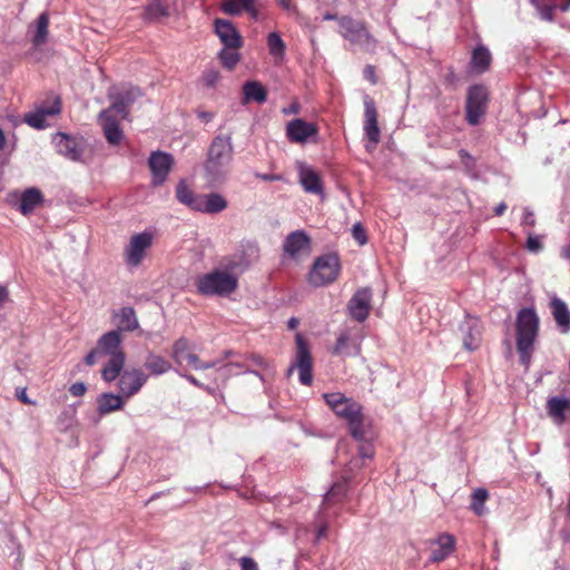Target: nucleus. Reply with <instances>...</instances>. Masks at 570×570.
I'll list each match as a JSON object with an SVG mask.
<instances>
[{
    "mask_svg": "<svg viewBox=\"0 0 570 570\" xmlns=\"http://www.w3.org/2000/svg\"><path fill=\"white\" fill-rule=\"evenodd\" d=\"M298 178L299 184L306 193L315 195L324 194L322 177L312 167L301 164L298 167Z\"/></svg>",
    "mask_w": 570,
    "mask_h": 570,
    "instance_id": "nucleus-22",
    "label": "nucleus"
},
{
    "mask_svg": "<svg viewBox=\"0 0 570 570\" xmlns=\"http://www.w3.org/2000/svg\"><path fill=\"white\" fill-rule=\"evenodd\" d=\"M340 33L352 45L365 51H373L376 46L375 39L366 30L365 26L350 17L340 19Z\"/></svg>",
    "mask_w": 570,
    "mask_h": 570,
    "instance_id": "nucleus-7",
    "label": "nucleus"
},
{
    "mask_svg": "<svg viewBox=\"0 0 570 570\" xmlns=\"http://www.w3.org/2000/svg\"><path fill=\"white\" fill-rule=\"evenodd\" d=\"M145 368L151 375L158 376L167 373L171 368V364L163 356L149 353L145 361Z\"/></svg>",
    "mask_w": 570,
    "mask_h": 570,
    "instance_id": "nucleus-35",
    "label": "nucleus"
},
{
    "mask_svg": "<svg viewBox=\"0 0 570 570\" xmlns=\"http://www.w3.org/2000/svg\"><path fill=\"white\" fill-rule=\"evenodd\" d=\"M16 396L23 404H35V402L28 397L26 387H18L16 390Z\"/></svg>",
    "mask_w": 570,
    "mask_h": 570,
    "instance_id": "nucleus-53",
    "label": "nucleus"
},
{
    "mask_svg": "<svg viewBox=\"0 0 570 570\" xmlns=\"http://www.w3.org/2000/svg\"><path fill=\"white\" fill-rule=\"evenodd\" d=\"M463 346L466 351H475L481 344V327L476 317L466 315L459 325Z\"/></svg>",
    "mask_w": 570,
    "mask_h": 570,
    "instance_id": "nucleus-17",
    "label": "nucleus"
},
{
    "mask_svg": "<svg viewBox=\"0 0 570 570\" xmlns=\"http://www.w3.org/2000/svg\"><path fill=\"white\" fill-rule=\"evenodd\" d=\"M175 195L177 200L190 208L191 210H197L198 202L200 199L202 194L194 193L185 180H180L176 186Z\"/></svg>",
    "mask_w": 570,
    "mask_h": 570,
    "instance_id": "nucleus-32",
    "label": "nucleus"
},
{
    "mask_svg": "<svg viewBox=\"0 0 570 570\" xmlns=\"http://www.w3.org/2000/svg\"><path fill=\"white\" fill-rule=\"evenodd\" d=\"M243 248V253L246 255V258L243 259V264L245 266H249L252 263L258 259L259 248L256 244L248 243L244 245Z\"/></svg>",
    "mask_w": 570,
    "mask_h": 570,
    "instance_id": "nucleus-44",
    "label": "nucleus"
},
{
    "mask_svg": "<svg viewBox=\"0 0 570 570\" xmlns=\"http://www.w3.org/2000/svg\"><path fill=\"white\" fill-rule=\"evenodd\" d=\"M234 153L232 134H219L213 138L204 163V175L209 185L218 186L226 181Z\"/></svg>",
    "mask_w": 570,
    "mask_h": 570,
    "instance_id": "nucleus-1",
    "label": "nucleus"
},
{
    "mask_svg": "<svg viewBox=\"0 0 570 570\" xmlns=\"http://www.w3.org/2000/svg\"><path fill=\"white\" fill-rule=\"evenodd\" d=\"M488 106V90L482 85H473L468 89L465 118L469 125L476 126L484 116Z\"/></svg>",
    "mask_w": 570,
    "mask_h": 570,
    "instance_id": "nucleus-11",
    "label": "nucleus"
},
{
    "mask_svg": "<svg viewBox=\"0 0 570 570\" xmlns=\"http://www.w3.org/2000/svg\"><path fill=\"white\" fill-rule=\"evenodd\" d=\"M148 165L153 174L151 184L154 186H160L168 177L174 165V158L168 153L153 151L149 156Z\"/></svg>",
    "mask_w": 570,
    "mask_h": 570,
    "instance_id": "nucleus-16",
    "label": "nucleus"
},
{
    "mask_svg": "<svg viewBox=\"0 0 570 570\" xmlns=\"http://www.w3.org/2000/svg\"><path fill=\"white\" fill-rule=\"evenodd\" d=\"M237 286L238 279L235 275L219 269L204 274L196 281L198 293L205 296H228Z\"/></svg>",
    "mask_w": 570,
    "mask_h": 570,
    "instance_id": "nucleus-5",
    "label": "nucleus"
},
{
    "mask_svg": "<svg viewBox=\"0 0 570 570\" xmlns=\"http://www.w3.org/2000/svg\"><path fill=\"white\" fill-rule=\"evenodd\" d=\"M122 336L119 331L105 333L97 343L102 355H108L109 362L101 370V376L106 382L115 381L125 365V353L121 350Z\"/></svg>",
    "mask_w": 570,
    "mask_h": 570,
    "instance_id": "nucleus-4",
    "label": "nucleus"
},
{
    "mask_svg": "<svg viewBox=\"0 0 570 570\" xmlns=\"http://www.w3.org/2000/svg\"><path fill=\"white\" fill-rule=\"evenodd\" d=\"M535 7L541 19L551 21L553 19V10L556 9L554 0H530ZM570 8V0L560 6L561 11H567Z\"/></svg>",
    "mask_w": 570,
    "mask_h": 570,
    "instance_id": "nucleus-36",
    "label": "nucleus"
},
{
    "mask_svg": "<svg viewBox=\"0 0 570 570\" xmlns=\"http://www.w3.org/2000/svg\"><path fill=\"white\" fill-rule=\"evenodd\" d=\"M372 309V292L368 287L357 289L346 305L347 314L358 323H363Z\"/></svg>",
    "mask_w": 570,
    "mask_h": 570,
    "instance_id": "nucleus-14",
    "label": "nucleus"
},
{
    "mask_svg": "<svg viewBox=\"0 0 570 570\" xmlns=\"http://www.w3.org/2000/svg\"><path fill=\"white\" fill-rule=\"evenodd\" d=\"M515 327L517 350L520 354V361L528 366L539 331V317L535 311L531 307L521 308L517 314Z\"/></svg>",
    "mask_w": 570,
    "mask_h": 570,
    "instance_id": "nucleus-3",
    "label": "nucleus"
},
{
    "mask_svg": "<svg viewBox=\"0 0 570 570\" xmlns=\"http://www.w3.org/2000/svg\"><path fill=\"white\" fill-rule=\"evenodd\" d=\"M570 410V400L566 397L553 396L547 402V412L557 423L564 421L566 412Z\"/></svg>",
    "mask_w": 570,
    "mask_h": 570,
    "instance_id": "nucleus-29",
    "label": "nucleus"
},
{
    "mask_svg": "<svg viewBox=\"0 0 570 570\" xmlns=\"http://www.w3.org/2000/svg\"><path fill=\"white\" fill-rule=\"evenodd\" d=\"M550 306L556 323L563 333H567L570 330V311L567 304L554 296L551 299Z\"/></svg>",
    "mask_w": 570,
    "mask_h": 570,
    "instance_id": "nucleus-28",
    "label": "nucleus"
},
{
    "mask_svg": "<svg viewBox=\"0 0 570 570\" xmlns=\"http://www.w3.org/2000/svg\"><path fill=\"white\" fill-rule=\"evenodd\" d=\"M141 96L142 91L136 86L124 85L120 88L112 87L108 91V98L111 100L108 109H111V112L118 114L122 119H127L129 108Z\"/></svg>",
    "mask_w": 570,
    "mask_h": 570,
    "instance_id": "nucleus-8",
    "label": "nucleus"
},
{
    "mask_svg": "<svg viewBox=\"0 0 570 570\" xmlns=\"http://www.w3.org/2000/svg\"><path fill=\"white\" fill-rule=\"evenodd\" d=\"M242 570H258L257 563L249 557L240 558Z\"/></svg>",
    "mask_w": 570,
    "mask_h": 570,
    "instance_id": "nucleus-52",
    "label": "nucleus"
},
{
    "mask_svg": "<svg viewBox=\"0 0 570 570\" xmlns=\"http://www.w3.org/2000/svg\"><path fill=\"white\" fill-rule=\"evenodd\" d=\"M243 91L245 101L263 104L267 99L265 88L257 81H247L243 87Z\"/></svg>",
    "mask_w": 570,
    "mask_h": 570,
    "instance_id": "nucleus-37",
    "label": "nucleus"
},
{
    "mask_svg": "<svg viewBox=\"0 0 570 570\" xmlns=\"http://www.w3.org/2000/svg\"><path fill=\"white\" fill-rule=\"evenodd\" d=\"M250 2L253 0H225L222 3V10L226 14L238 16L249 8Z\"/></svg>",
    "mask_w": 570,
    "mask_h": 570,
    "instance_id": "nucleus-40",
    "label": "nucleus"
},
{
    "mask_svg": "<svg viewBox=\"0 0 570 570\" xmlns=\"http://www.w3.org/2000/svg\"><path fill=\"white\" fill-rule=\"evenodd\" d=\"M267 47L269 55L275 59V61L284 59L286 45L278 32L274 31L267 36Z\"/></svg>",
    "mask_w": 570,
    "mask_h": 570,
    "instance_id": "nucleus-38",
    "label": "nucleus"
},
{
    "mask_svg": "<svg viewBox=\"0 0 570 570\" xmlns=\"http://www.w3.org/2000/svg\"><path fill=\"white\" fill-rule=\"evenodd\" d=\"M112 321L117 325L115 331L132 332L139 327V322L135 309L131 306H125L112 313Z\"/></svg>",
    "mask_w": 570,
    "mask_h": 570,
    "instance_id": "nucleus-24",
    "label": "nucleus"
},
{
    "mask_svg": "<svg viewBox=\"0 0 570 570\" xmlns=\"http://www.w3.org/2000/svg\"><path fill=\"white\" fill-rule=\"evenodd\" d=\"M48 27H49V17L46 12H42L36 21V31L32 37V43L36 47H39L46 43L48 39Z\"/></svg>",
    "mask_w": 570,
    "mask_h": 570,
    "instance_id": "nucleus-39",
    "label": "nucleus"
},
{
    "mask_svg": "<svg viewBox=\"0 0 570 570\" xmlns=\"http://www.w3.org/2000/svg\"><path fill=\"white\" fill-rule=\"evenodd\" d=\"M323 397L334 413L347 422L351 435L356 441H363L365 438V428L363 423L362 405L340 392L326 393Z\"/></svg>",
    "mask_w": 570,
    "mask_h": 570,
    "instance_id": "nucleus-2",
    "label": "nucleus"
},
{
    "mask_svg": "<svg viewBox=\"0 0 570 570\" xmlns=\"http://www.w3.org/2000/svg\"><path fill=\"white\" fill-rule=\"evenodd\" d=\"M358 453L363 459H371L374 454L371 443L364 442L360 445Z\"/></svg>",
    "mask_w": 570,
    "mask_h": 570,
    "instance_id": "nucleus-50",
    "label": "nucleus"
},
{
    "mask_svg": "<svg viewBox=\"0 0 570 570\" xmlns=\"http://www.w3.org/2000/svg\"><path fill=\"white\" fill-rule=\"evenodd\" d=\"M99 121L104 129L105 137L110 145L120 144L124 135L118 121L112 116L111 109H104L99 114Z\"/></svg>",
    "mask_w": 570,
    "mask_h": 570,
    "instance_id": "nucleus-23",
    "label": "nucleus"
},
{
    "mask_svg": "<svg viewBox=\"0 0 570 570\" xmlns=\"http://www.w3.org/2000/svg\"><path fill=\"white\" fill-rule=\"evenodd\" d=\"M197 117L203 122L208 124L215 118V114L213 111L198 110Z\"/></svg>",
    "mask_w": 570,
    "mask_h": 570,
    "instance_id": "nucleus-57",
    "label": "nucleus"
},
{
    "mask_svg": "<svg viewBox=\"0 0 570 570\" xmlns=\"http://www.w3.org/2000/svg\"><path fill=\"white\" fill-rule=\"evenodd\" d=\"M346 492V483H335L325 494L324 501L340 500Z\"/></svg>",
    "mask_w": 570,
    "mask_h": 570,
    "instance_id": "nucleus-45",
    "label": "nucleus"
},
{
    "mask_svg": "<svg viewBox=\"0 0 570 570\" xmlns=\"http://www.w3.org/2000/svg\"><path fill=\"white\" fill-rule=\"evenodd\" d=\"M245 11L248 12L253 19H257L258 18V11H257V9L254 6V1L250 2L249 8L245 9Z\"/></svg>",
    "mask_w": 570,
    "mask_h": 570,
    "instance_id": "nucleus-63",
    "label": "nucleus"
},
{
    "mask_svg": "<svg viewBox=\"0 0 570 570\" xmlns=\"http://www.w3.org/2000/svg\"><path fill=\"white\" fill-rule=\"evenodd\" d=\"M60 111L61 99L58 96H53L50 109H45L43 106H39L35 111L29 112L24 116V121L32 128L43 129L47 127V117L56 116L60 114Z\"/></svg>",
    "mask_w": 570,
    "mask_h": 570,
    "instance_id": "nucleus-20",
    "label": "nucleus"
},
{
    "mask_svg": "<svg viewBox=\"0 0 570 570\" xmlns=\"http://www.w3.org/2000/svg\"><path fill=\"white\" fill-rule=\"evenodd\" d=\"M311 239L303 230L292 232L284 240L283 249L289 256L295 257L297 254L308 249Z\"/></svg>",
    "mask_w": 570,
    "mask_h": 570,
    "instance_id": "nucleus-27",
    "label": "nucleus"
},
{
    "mask_svg": "<svg viewBox=\"0 0 570 570\" xmlns=\"http://www.w3.org/2000/svg\"><path fill=\"white\" fill-rule=\"evenodd\" d=\"M247 360L257 367H266L267 362L258 354H250Z\"/></svg>",
    "mask_w": 570,
    "mask_h": 570,
    "instance_id": "nucleus-54",
    "label": "nucleus"
},
{
    "mask_svg": "<svg viewBox=\"0 0 570 570\" xmlns=\"http://www.w3.org/2000/svg\"><path fill=\"white\" fill-rule=\"evenodd\" d=\"M124 399L121 394L102 393L97 399L99 414L106 415L110 412L121 410L124 407Z\"/></svg>",
    "mask_w": 570,
    "mask_h": 570,
    "instance_id": "nucleus-31",
    "label": "nucleus"
},
{
    "mask_svg": "<svg viewBox=\"0 0 570 570\" xmlns=\"http://www.w3.org/2000/svg\"><path fill=\"white\" fill-rule=\"evenodd\" d=\"M522 225H528V226H534L535 225L534 214L529 208L524 209L523 218H522Z\"/></svg>",
    "mask_w": 570,
    "mask_h": 570,
    "instance_id": "nucleus-55",
    "label": "nucleus"
},
{
    "mask_svg": "<svg viewBox=\"0 0 570 570\" xmlns=\"http://www.w3.org/2000/svg\"><path fill=\"white\" fill-rule=\"evenodd\" d=\"M239 48H227L224 47L219 53L218 57L223 63L224 67L227 69H233L239 61L240 55L238 53Z\"/></svg>",
    "mask_w": 570,
    "mask_h": 570,
    "instance_id": "nucleus-41",
    "label": "nucleus"
},
{
    "mask_svg": "<svg viewBox=\"0 0 570 570\" xmlns=\"http://www.w3.org/2000/svg\"><path fill=\"white\" fill-rule=\"evenodd\" d=\"M505 209H507V205H505V203H503V202H502V203L498 204V205L494 207L493 212H494V215H495V216H501V215H503V213L505 212Z\"/></svg>",
    "mask_w": 570,
    "mask_h": 570,
    "instance_id": "nucleus-62",
    "label": "nucleus"
},
{
    "mask_svg": "<svg viewBox=\"0 0 570 570\" xmlns=\"http://www.w3.org/2000/svg\"><path fill=\"white\" fill-rule=\"evenodd\" d=\"M364 117L365 135L370 139V141H372L373 144H377L381 138V131L377 126V111L373 99H371L368 96L364 98Z\"/></svg>",
    "mask_w": 570,
    "mask_h": 570,
    "instance_id": "nucleus-21",
    "label": "nucleus"
},
{
    "mask_svg": "<svg viewBox=\"0 0 570 570\" xmlns=\"http://www.w3.org/2000/svg\"><path fill=\"white\" fill-rule=\"evenodd\" d=\"M52 142L59 155L71 161H80L86 149V141L82 137L57 132Z\"/></svg>",
    "mask_w": 570,
    "mask_h": 570,
    "instance_id": "nucleus-12",
    "label": "nucleus"
},
{
    "mask_svg": "<svg viewBox=\"0 0 570 570\" xmlns=\"http://www.w3.org/2000/svg\"><path fill=\"white\" fill-rule=\"evenodd\" d=\"M312 355L308 345L301 335L296 336V354L294 361L287 368L286 375L289 377L294 370L298 371V379L303 385L309 386L313 382Z\"/></svg>",
    "mask_w": 570,
    "mask_h": 570,
    "instance_id": "nucleus-9",
    "label": "nucleus"
},
{
    "mask_svg": "<svg viewBox=\"0 0 570 570\" xmlns=\"http://www.w3.org/2000/svg\"><path fill=\"white\" fill-rule=\"evenodd\" d=\"M69 391L73 396L78 397L82 396L86 393L87 386L82 382H76L70 386Z\"/></svg>",
    "mask_w": 570,
    "mask_h": 570,
    "instance_id": "nucleus-51",
    "label": "nucleus"
},
{
    "mask_svg": "<svg viewBox=\"0 0 570 570\" xmlns=\"http://www.w3.org/2000/svg\"><path fill=\"white\" fill-rule=\"evenodd\" d=\"M317 135V126L301 118L291 120L286 126V136L292 142L303 144Z\"/></svg>",
    "mask_w": 570,
    "mask_h": 570,
    "instance_id": "nucleus-19",
    "label": "nucleus"
},
{
    "mask_svg": "<svg viewBox=\"0 0 570 570\" xmlns=\"http://www.w3.org/2000/svg\"><path fill=\"white\" fill-rule=\"evenodd\" d=\"M119 381H118V389L119 393L125 399H130L135 394H137L140 389L145 385L147 382V374H145L139 368H132V370H126L124 372L120 371Z\"/></svg>",
    "mask_w": 570,
    "mask_h": 570,
    "instance_id": "nucleus-15",
    "label": "nucleus"
},
{
    "mask_svg": "<svg viewBox=\"0 0 570 570\" xmlns=\"http://www.w3.org/2000/svg\"><path fill=\"white\" fill-rule=\"evenodd\" d=\"M75 420V411H63L58 419V423L61 430H68Z\"/></svg>",
    "mask_w": 570,
    "mask_h": 570,
    "instance_id": "nucleus-49",
    "label": "nucleus"
},
{
    "mask_svg": "<svg viewBox=\"0 0 570 570\" xmlns=\"http://www.w3.org/2000/svg\"><path fill=\"white\" fill-rule=\"evenodd\" d=\"M219 78H220L219 72L215 69L205 70L202 76V80H203L204 85L209 88L215 87L216 83L218 82Z\"/></svg>",
    "mask_w": 570,
    "mask_h": 570,
    "instance_id": "nucleus-46",
    "label": "nucleus"
},
{
    "mask_svg": "<svg viewBox=\"0 0 570 570\" xmlns=\"http://www.w3.org/2000/svg\"><path fill=\"white\" fill-rule=\"evenodd\" d=\"M153 239L154 234L148 230L132 235L124 252L126 264L134 267L140 265Z\"/></svg>",
    "mask_w": 570,
    "mask_h": 570,
    "instance_id": "nucleus-13",
    "label": "nucleus"
},
{
    "mask_svg": "<svg viewBox=\"0 0 570 570\" xmlns=\"http://www.w3.org/2000/svg\"><path fill=\"white\" fill-rule=\"evenodd\" d=\"M352 236L360 245H364L367 242L366 232L361 223H356L353 225Z\"/></svg>",
    "mask_w": 570,
    "mask_h": 570,
    "instance_id": "nucleus-48",
    "label": "nucleus"
},
{
    "mask_svg": "<svg viewBox=\"0 0 570 570\" xmlns=\"http://www.w3.org/2000/svg\"><path fill=\"white\" fill-rule=\"evenodd\" d=\"M98 355H102L98 347L91 350L85 357V363L89 366H92L96 363V357Z\"/></svg>",
    "mask_w": 570,
    "mask_h": 570,
    "instance_id": "nucleus-56",
    "label": "nucleus"
},
{
    "mask_svg": "<svg viewBox=\"0 0 570 570\" xmlns=\"http://www.w3.org/2000/svg\"><path fill=\"white\" fill-rule=\"evenodd\" d=\"M9 299V291L7 286L0 285V304Z\"/></svg>",
    "mask_w": 570,
    "mask_h": 570,
    "instance_id": "nucleus-60",
    "label": "nucleus"
},
{
    "mask_svg": "<svg viewBox=\"0 0 570 570\" xmlns=\"http://www.w3.org/2000/svg\"><path fill=\"white\" fill-rule=\"evenodd\" d=\"M341 269L340 258L336 254L323 255L313 264L309 272V283L313 286H324L333 283Z\"/></svg>",
    "mask_w": 570,
    "mask_h": 570,
    "instance_id": "nucleus-6",
    "label": "nucleus"
},
{
    "mask_svg": "<svg viewBox=\"0 0 570 570\" xmlns=\"http://www.w3.org/2000/svg\"><path fill=\"white\" fill-rule=\"evenodd\" d=\"M365 77L371 80V82L375 83L374 79V68L372 66H366L364 70Z\"/></svg>",
    "mask_w": 570,
    "mask_h": 570,
    "instance_id": "nucleus-61",
    "label": "nucleus"
},
{
    "mask_svg": "<svg viewBox=\"0 0 570 570\" xmlns=\"http://www.w3.org/2000/svg\"><path fill=\"white\" fill-rule=\"evenodd\" d=\"M525 247L531 253H540L543 248L541 239L537 235L529 234Z\"/></svg>",
    "mask_w": 570,
    "mask_h": 570,
    "instance_id": "nucleus-47",
    "label": "nucleus"
},
{
    "mask_svg": "<svg viewBox=\"0 0 570 570\" xmlns=\"http://www.w3.org/2000/svg\"><path fill=\"white\" fill-rule=\"evenodd\" d=\"M228 206L226 198L218 193L202 194L197 210L203 214H218Z\"/></svg>",
    "mask_w": 570,
    "mask_h": 570,
    "instance_id": "nucleus-26",
    "label": "nucleus"
},
{
    "mask_svg": "<svg viewBox=\"0 0 570 570\" xmlns=\"http://www.w3.org/2000/svg\"><path fill=\"white\" fill-rule=\"evenodd\" d=\"M363 341L362 330L357 326L344 327L337 336L332 353L341 357H352L361 354Z\"/></svg>",
    "mask_w": 570,
    "mask_h": 570,
    "instance_id": "nucleus-10",
    "label": "nucleus"
},
{
    "mask_svg": "<svg viewBox=\"0 0 570 570\" xmlns=\"http://www.w3.org/2000/svg\"><path fill=\"white\" fill-rule=\"evenodd\" d=\"M173 358L177 364H183L186 361L189 365L194 366L198 363V356L188 352V341L185 337L178 338L173 346Z\"/></svg>",
    "mask_w": 570,
    "mask_h": 570,
    "instance_id": "nucleus-34",
    "label": "nucleus"
},
{
    "mask_svg": "<svg viewBox=\"0 0 570 570\" xmlns=\"http://www.w3.org/2000/svg\"><path fill=\"white\" fill-rule=\"evenodd\" d=\"M167 14H168L167 7L160 0H153L146 7V16L148 19H158V18L167 16Z\"/></svg>",
    "mask_w": 570,
    "mask_h": 570,
    "instance_id": "nucleus-43",
    "label": "nucleus"
},
{
    "mask_svg": "<svg viewBox=\"0 0 570 570\" xmlns=\"http://www.w3.org/2000/svg\"><path fill=\"white\" fill-rule=\"evenodd\" d=\"M256 177L261 178L264 181H276L281 179L278 175L273 174H257Z\"/></svg>",
    "mask_w": 570,
    "mask_h": 570,
    "instance_id": "nucleus-59",
    "label": "nucleus"
},
{
    "mask_svg": "<svg viewBox=\"0 0 570 570\" xmlns=\"http://www.w3.org/2000/svg\"><path fill=\"white\" fill-rule=\"evenodd\" d=\"M214 30L224 47L240 48L243 46L242 36L232 21L216 19L214 21Z\"/></svg>",
    "mask_w": 570,
    "mask_h": 570,
    "instance_id": "nucleus-18",
    "label": "nucleus"
},
{
    "mask_svg": "<svg viewBox=\"0 0 570 570\" xmlns=\"http://www.w3.org/2000/svg\"><path fill=\"white\" fill-rule=\"evenodd\" d=\"M561 256L566 259H570V244H567L561 248Z\"/></svg>",
    "mask_w": 570,
    "mask_h": 570,
    "instance_id": "nucleus-64",
    "label": "nucleus"
},
{
    "mask_svg": "<svg viewBox=\"0 0 570 570\" xmlns=\"http://www.w3.org/2000/svg\"><path fill=\"white\" fill-rule=\"evenodd\" d=\"M43 202V196L38 188L31 187L26 189L20 198L19 209L23 215H28Z\"/></svg>",
    "mask_w": 570,
    "mask_h": 570,
    "instance_id": "nucleus-30",
    "label": "nucleus"
},
{
    "mask_svg": "<svg viewBox=\"0 0 570 570\" xmlns=\"http://www.w3.org/2000/svg\"><path fill=\"white\" fill-rule=\"evenodd\" d=\"M488 497V491L483 488H479L473 492L471 508L478 515L483 514Z\"/></svg>",
    "mask_w": 570,
    "mask_h": 570,
    "instance_id": "nucleus-42",
    "label": "nucleus"
},
{
    "mask_svg": "<svg viewBox=\"0 0 570 570\" xmlns=\"http://www.w3.org/2000/svg\"><path fill=\"white\" fill-rule=\"evenodd\" d=\"M216 366V362H202L199 358H198V363H196L193 367L195 370H207V368H212V367H215Z\"/></svg>",
    "mask_w": 570,
    "mask_h": 570,
    "instance_id": "nucleus-58",
    "label": "nucleus"
},
{
    "mask_svg": "<svg viewBox=\"0 0 570 570\" xmlns=\"http://www.w3.org/2000/svg\"><path fill=\"white\" fill-rule=\"evenodd\" d=\"M491 60L492 57L489 49L480 45L473 50L470 65L473 71L483 73L489 69Z\"/></svg>",
    "mask_w": 570,
    "mask_h": 570,
    "instance_id": "nucleus-33",
    "label": "nucleus"
},
{
    "mask_svg": "<svg viewBox=\"0 0 570 570\" xmlns=\"http://www.w3.org/2000/svg\"><path fill=\"white\" fill-rule=\"evenodd\" d=\"M431 544L435 546V548L431 551L430 561L440 562L452 553L455 547V539L449 533H442L432 540Z\"/></svg>",
    "mask_w": 570,
    "mask_h": 570,
    "instance_id": "nucleus-25",
    "label": "nucleus"
}]
</instances>
